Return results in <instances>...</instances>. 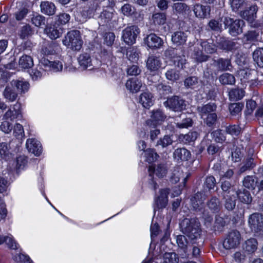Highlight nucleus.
Returning a JSON list of instances; mask_svg holds the SVG:
<instances>
[{
  "label": "nucleus",
  "mask_w": 263,
  "mask_h": 263,
  "mask_svg": "<svg viewBox=\"0 0 263 263\" xmlns=\"http://www.w3.org/2000/svg\"><path fill=\"white\" fill-rule=\"evenodd\" d=\"M163 104L166 108L175 112H181L186 108L185 100L178 96L167 97Z\"/></svg>",
  "instance_id": "obj_5"
},
{
  "label": "nucleus",
  "mask_w": 263,
  "mask_h": 263,
  "mask_svg": "<svg viewBox=\"0 0 263 263\" xmlns=\"http://www.w3.org/2000/svg\"><path fill=\"white\" fill-rule=\"evenodd\" d=\"M40 6L41 12L44 14L51 16L55 13L57 7L54 4L51 2L42 1Z\"/></svg>",
  "instance_id": "obj_19"
},
{
  "label": "nucleus",
  "mask_w": 263,
  "mask_h": 263,
  "mask_svg": "<svg viewBox=\"0 0 263 263\" xmlns=\"http://www.w3.org/2000/svg\"><path fill=\"white\" fill-rule=\"evenodd\" d=\"M199 43L202 50L204 49L207 53L212 54L216 52V46L212 41L200 40Z\"/></svg>",
  "instance_id": "obj_38"
},
{
  "label": "nucleus",
  "mask_w": 263,
  "mask_h": 263,
  "mask_svg": "<svg viewBox=\"0 0 263 263\" xmlns=\"http://www.w3.org/2000/svg\"><path fill=\"white\" fill-rule=\"evenodd\" d=\"M27 162V158L24 155L19 156L16 157L15 168L17 173L25 168Z\"/></svg>",
  "instance_id": "obj_53"
},
{
  "label": "nucleus",
  "mask_w": 263,
  "mask_h": 263,
  "mask_svg": "<svg viewBox=\"0 0 263 263\" xmlns=\"http://www.w3.org/2000/svg\"><path fill=\"white\" fill-rule=\"evenodd\" d=\"M258 11L257 5H253L241 11V16L250 23H252L256 18V13Z\"/></svg>",
  "instance_id": "obj_13"
},
{
  "label": "nucleus",
  "mask_w": 263,
  "mask_h": 263,
  "mask_svg": "<svg viewBox=\"0 0 263 263\" xmlns=\"http://www.w3.org/2000/svg\"><path fill=\"white\" fill-rule=\"evenodd\" d=\"M257 181L256 178L252 176H247L243 180V185L249 189H254L256 186Z\"/></svg>",
  "instance_id": "obj_51"
},
{
  "label": "nucleus",
  "mask_w": 263,
  "mask_h": 263,
  "mask_svg": "<svg viewBox=\"0 0 263 263\" xmlns=\"http://www.w3.org/2000/svg\"><path fill=\"white\" fill-rule=\"evenodd\" d=\"M248 223L252 232L258 235H263V215L259 213L250 215Z\"/></svg>",
  "instance_id": "obj_6"
},
{
  "label": "nucleus",
  "mask_w": 263,
  "mask_h": 263,
  "mask_svg": "<svg viewBox=\"0 0 263 263\" xmlns=\"http://www.w3.org/2000/svg\"><path fill=\"white\" fill-rule=\"evenodd\" d=\"M218 80L222 85H233L236 82L234 76L227 72L220 74L218 77Z\"/></svg>",
  "instance_id": "obj_34"
},
{
  "label": "nucleus",
  "mask_w": 263,
  "mask_h": 263,
  "mask_svg": "<svg viewBox=\"0 0 263 263\" xmlns=\"http://www.w3.org/2000/svg\"><path fill=\"white\" fill-rule=\"evenodd\" d=\"M188 33L181 31H176L172 35V41L176 46H181L185 44Z\"/></svg>",
  "instance_id": "obj_17"
},
{
  "label": "nucleus",
  "mask_w": 263,
  "mask_h": 263,
  "mask_svg": "<svg viewBox=\"0 0 263 263\" xmlns=\"http://www.w3.org/2000/svg\"><path fill=\"white\" fill-rule=\"evenodd\" d=\"M167 168L165 164H158L156 167L149 166L148 171L149 175L152 176V174L155 173L156 175L159 178H163L167 173Z\"/></svg>",
  "instance_id": "obj_31"
},
{
  "label": "nucleus",
  "mask_w": 263,
  "mask_h": 263,
  "mask_svg": "<svg viewBox=\"0 0 263 263\" xmlns=\"http://www.w3.org/2000/svg\"><path fill=\"white\" fill-rule=\"evenodd\" d=\"M213 65L218 71H230L233 67L230 59L222 58L213 60Z\"/></svg>",
  "instance_id": "obj_11"
},
{
  "label": "nucleus",
  "mask_w": 263,
  "mask_h": 263,
  "mask_svg": "<svg viewBox=\"0 0 263 263\" xmlns=\"http://www.w3.org/2000/svg\"><path fill=\"white\" fill-rule=\"evenodd\" d=\"M191 243L193 246L192 255L193 257L197 258L200 255V248L202 247L203 244V241L200 238L199 240H196L195 242H191Z\"/></svg>",
  "instance_id": "obj_50"
},
{
  "label": "nucleus",
  "mask_w": 263,
  "mask_h": 263,
  "mask_svg": "<svg viewBox=\"0 0 263 263\" xmlns=\"http://www.w3.org/2000/svg\"><path fill=\"white\" fill-rule=\"evenodd\" d=\"M245 96V91L240 88H233L229 92V99L232 101L241 100Z\"/></svg>",
  "instance_id": "obj_44"
},
{
  "label": "nucleus",
  "mask_w": 263,
  "mask_h": 263,
  "mask_svg": "<svg viewBox=\"0 0 263 263\" xmlns=\"http://www.w3.org/2000/svg\"><path fill=\"white\" fill-rule=\"evenodd\" d=\"M28 151L35 156H39L42 152V148L40 142L35 139H29L26 144Z\"/></svg>",
  "instance_id": "obj_15"
},
{
  "label": "nucleus",
  "mask_w": 263,
  "mask_h": 263,
  "mask_svg": "<svg viewBox=\"0 0 263 263\" xmlns=\"http://www.w3.org/2000/svg\"><path fill=\"white\" fill-rule=\"evenodd\" d=\"M182 120L180 122L176 123V126L178 128H187L192 127L194 121L191 117H188L186 114H182L180 115Z\"/></svg>",
  "instance_id": "obj_35"
},
{
  "label": "nucleus",
  "mask_w": 263,
  "mask_h": 263,
  "mask_svg": "<svg viewBox=\"0 0 263 263\" xmlns=\"http://www.w3.org/2000/svg\"><path fill=\"white\" fill-rule=\"evenodd\" d=\"M200 222L196 218H186L180 223L181 232L189 237L190 242H195L200 239Z\"/></svg>",
  "instance_id": "obj_1"
},
{
  "label": "nucleus",
  "mask_w": 263,
  "mask_h": 263,
  "mask_svg": "<svg viewBox=\"0 0 263 263\" xmlns=\"http://www.w3.org/2000/svg\"><path fill=\"white\" fill-rule=\"evenodd\" d=\"M221 22L223 23L224 28L228 30L229 34L233 37H236L243 32L244 21L240 19H234L228 16L219 17Z\"/></svg>",
  "instance_id": "obj_2"
},
{
  "label": "nucleus",
  "mask_w": 263,
  "mask_h": 263,
  "mask_svg": "<svg viewBox=\"0 0 263 263\" xmlns=\"http://www.w3.org/2000/svg\"><path fill=\"white\" fill-rule=\"evenodd\" d=\"M173 158L178 162L187 161L191 158V153L190 151L184 147L177 148L173 152Z\"/></svg>",
  "instance_id": "obj_12"
},
{
  "label": "nucleus",
  "mask_w": 263,
  "mask_h": 263,
  "mask_svg": "<svg viewBox=\"0 0 263 263\" xmlns=\"http://www.w3.org/2000/svg\"><path fill=\"white\" fill-rule=\"evenodd\" d=\"M219 18L218 20L215 19L211 20L208 24L207 27L208 30L214 32H221L222 25Z\"/></svg>",
  "instance_id": "obj_49"
},
{
  "label": "nucleus",
  "mask_w": 263,
  "mask_h": 263,
  "mask_svg": "<svg viewBox=\"0 0 263 263\" xmlns=\"http://www.w3.org/2000/svg\"><path fill=\"white\" fill-rule=\"evenodd\" d=\"M182 52L183 50L181 48H170L165 51L164 55L173 61V60L178 58Z\"/></svg>",
  "instance_id": "obj_45"
},
{
  "label": "nucleus",
  "mask_w": 263,
  "mask_h": 263,
  "mask_svg": "<svg viewBox=\"0 0 263 263\" xmlns=\"http://www.w3.org/2000/svg\"><path fill=\"white\" fill-rule=\"evenodd\" d=\"M144 43L152 49H157L162 47L163 41L161 38L154 33L147 35L144 39Z\"/></svg>",
  "instance_id": "obj_10"
},
{
  "label": "nucleus",
  "mask_w": 263,
  "mask_h": 263,
  "mask_svg": "<svg viewBox=\"0 0 263 263\" xmlns=\"http://www.w3.org/2000/svg\"><path fill=\"white\" fill-rule=\"evenodd\" d=\"M70 18V15L66 13H62L56 16L55 23L59 26L65 25L69 22Z\"/></svg>",
  "instance_id": "obj_62"
},
{
  "label": "nucleus",
  "mask_w": 263,
  "mask_h": 263,
  "mask_svg": "<svg viewBox=\"0 0 263 263\" xmlns=\"http://www.w3.org/2000/svg\"><path fill=\"white\" fill-rule=\"evenodd\" d=\"M217 108V105L214 103H209L205 105L198 106L197 108V111L199 114L203 116V115L209 114L213 113Z\"/></svg>",
  "instance_id": "obj_41"
},
{
  "label": "nucleus",
  "mask_w": 263,
  "mask_h": 263,
  "mask_svg": "<svg viewBox=\"0 0 263 263\" xmlns=\"http://www.w3.org/2000/svg\"><path fill=\"white\" fill-rule=\"evenodd\" d=\"M10 144L6 142H0V158L1 160L8 161L12 158Z\"/></svg>",
  "instance_id": "obj_30"
},
{
  "label": "nucleus",
  "mask_w": 263,
  "mask_h": 263,
  "mask_svg": "<svg viewBox=\"0 0 263 263\" xmlns=\"http://www.w3.org/2000/svg\"><path fill=\"white\" fill-rule=\"evenodd\" d=\"M217 44L220 49L227 52L235 51L240 47V44L236 40H228L224 37H220Z\"/></svg>",
  "instance_id": "obj_9"
},
{
  "label": "nucleus",
  "mask_w": 263,
  "mask_h": 263,
  "mask_svg": "<svg viewBox=\"0 0 263 263\" xmlns=\"http://www.w3.org/2000/svg\"><path fill=\"white\" fill-rule=\"evenodd\" d=\"M163 259L162 263H178L179 261V257L174 252H166L163 255Z\"/></svg>",
  "instance_id": "obj_56"
},
{
  "label": "nucleus",
  "mask_w": 263,
  "mask_h": 263,
  "mask_svg": "<svg viewBox=\"0 0 263 263\" xmlns=\"http://www.w3.org/2000/svg\"><path fill=\"white\" fill-rule=\"evenodd\" d=\"M241 128L238 125H229L225 126V132L231 136H238L241 133Z\"/></svg>",
  "instance_id": "obj_52"
},
{
  "label": "nucleus",
  "mask_w": 263,
  "mask_h": 263,
  "mask_svg": "<svg viewBox=\"0 0 263 263\" xmlns=\"http://www.w3.org/2000/svg\"><path fill=\"white\" fill-rule=\"evenodd\" d=\"M146 161L148 163H152L157 159L158 155L153 149H148L145 152Z\"/></svg>",
  "instance_id": "obj_64"
},
{
  "label": "nucleus",
  "mask_w": 263,
  "mask_h": 263,
  "mask_svg": "<svg viewBox=\"0 0 263 263\" xmlns=\"http://www.w3.org/2000/svg\"><path fill=\"white\" fill-rule=\"evenodd\" d=\"M224 199V206L226 209L229 211L233 210L236 206V197L234 195H223L222 196Z\"/></svg>",
  "instance_id": "obj_40"
},
{
  "label": "nucleus",
  "mask_w": 263,
  "mask_h": 263,
  "mask_svg": "<svg viewBox=\"0 0 263 263\" xmlns=\"http://www.w3.org/2000/svg\"><path fill=\"white\" fill-rule=\"evenodd\" d=\"M241 240L240 233L237 230H232L226 235L223 246L227 250L236 248L240 245Z\"/></svg>",
  "instance_id": "obj_4"
},
{
  "label": "nucleus",
  "mask_w": 263,
  "mask_h": 263,
  "mask_svg": "<svg viewBox=\"0 0 263 263\" xmlns=\"http://www.w3.org/2000/svg\"><path fill=\"white\" fill-rule=\"evenodd\" d=\"M165 78L167 80L175 82L180 78V72L175 69H169L165 72Z\"/></svg>",
  "instance_id": "obj_57"
},
{
  "label": "nucleus",
  "mask_w": 263,
  "mask_h": 263,
  "mask_svg": "<svg viewBox=\"0 0 263 263\" xmlns=\"http://www.w3.org/2000/svg\"><path fill=\"white\" fill-rule=\"evenodd\" d=\"M202 217L204 220V225L207 228H212L213 222V216L210 214L209 212L204 210L202 212Z\"/></svg>",
  "instance_id": "obj_60"
},
{
  "label": "nucleus",
  "mask_w": 263,
  "mask_h": 263,
  "mask_svg": "<svg viewBox=\"0 0 263 263\" xmlns=\"http://www.w3.org/2000/svg\"><path fill=\"white\" fill-rule=\"evenodd\" d=\"M243 107V104L241 103H231L229 106V109L232 116L238 115Z\"/></svg>",
  "instance_id": "obj_58"
},
{
  "label": "nucleus",
  "mask_w": 263,
  "mask_h": 263,
  "mask_svg": "<svg viewBox=\"0 0 263 263\" xmlns=\"http://www.w3.org/2000/svg\"><path fill=\"white\" fill-rule=\"evenodd\" d=\"M80 67L83 69H88L91 70L93 68L92 67L91 59L87 53H84L80 54L78 59Z\"/></svg>",
  "instance_id": "obj_27"
},
{
  "label": "nucleus",
  "mask_w": 263,
  "mask_h": 263,
  "mask_svg": "<svg viewBox=\"0 0 263 263\" xmlns=\"http://www.w3.org/2000/svg\"><path fill=\"white\" fill-rule=\"evenodd\" d=\"M151 118L152 119L156 122H162L164 121L166 118L165 115L163 113L161 109H156L152 111Z\"/></svg>",
  "instance_id": "obj_61"
},
{
  "label": "nucleus",
  "mask_w": 263,
  "mask_h": 263,
  "mask_svg": "<svg viewBox=\"0 0 263 263\" xmlns=\"http://www.w3.org/2000/svg\"><path fill=\"white\" fill-rule=\"evenodd\" d=\"M257 242L254 238H251L246 241L244 249L249 253L254 252L257 249Z\"/></svg>",
  "instance_id": "obj_59"
},
{
  "label": "nucleus",
  "mask_w": 263,
  "mask_h": 263,
  "mask_svg": "<svg viewBox=\"0 0 263 263\" xmlns=\"http://www.w3.org/2000/svg\"><path fill=\"white\" fill-rule=\"evenodd\" d=\"M63 42L68 48L74 51H79L83 45L80 31L78 30H71L68 32Z\"/></svg>",
  "instance_id": "obj_3"
},
{
  "label": "nucleus",
  "mask_w": 263,
  "mask_h": 263,
  "mask_svg": "<svg viewBox=\"0 0 263 263\" xmlns=\"http://www.w3.org/2000/svg\"><path fill=\"white\" fill-rule=\"evenodd\" d=\"M246 5V0H232L231 7L234 12H237Z\"/></svg>",
  "instance_id": "obj_63"
},
{
  "label": "nucleus",
  "mask_w": 263,
  "mask_h": 263,
  "mask_svg": "<svg viewBox=\"0 0 263 263\" xmlns=\"http://www.w3.org/2000/svg\"><path fill=\"white\" fill-rule=\"evenodd\" d=\"M262 32L261 29L256 28L249 30L243 35V38L247 43H251L260 41L261 39Z\"/></svg>",
  "instance_id": "obj_16"
},
{
  "label": "nucleus",
  "mask_w": 263,
  "mask_h": 263,
  "mask_svg": "<svg viewBox=\"0 0 263 263\" xmlns=\"http://www.w3.org/2000/svg\"><path fill=\"white\" fill-rule=\"evenodd\" d=\"M153 97L151 93L143 92L140 95V102L144 107L148 108L153 104Z\"/></svg>",
  "instance_id": "obj_42"
},
{
  "label": "nucleus",
  "mask_w": 263,
  "mask_h": 263,
  "mask_svg": "<svg viewBox=\"0 0 263 263\" xmlns=\"http://www.w3.org/2000/svg\"><path fill=\"white\" fill-rule=\"evenodd\" d=\"M254 61L260 67H263V48L256 49L253 53Z\"/></svg>",
  "instance_id": "obj_47"
},
{
  "label": "nucleus",
  "mask_w": 263,
  "mask_h": 263,
  "mask_svg": "<svg viewBox=\"0 0 263 263\" xmlns=\"http://www.w3.org/2000/svg\"><path fill=\"white\" fill-rule=\"evenodd\" d=\"M206 206L212 213H217L221 208V201L216 196H212L207 201Z\"/></svg>",
  "instance_id": "obj_24"
},
{
  "label": "nucleus",
  "mask_w": 263,
  "mask_h": 263,
  "mask_svg": "<svg viewBox=\"0 0 263 263\" xmlns=\"http://www.w3.org/2000/svg\"><path fill=\"white\" fill-rule=\"evenodd\" d=\"M3 96L7 101L10 102H14L17 100L18 94L11 82L5 88L3 92Z\"/></svg>",
  "instance_id": "obj_14"
},
{
  "label": "nucleus",
  "mask_w": 263,
  "mask_h": 263,
  "mask_svg": "<svg viewBox=\"0 0 263 263\" xmlns=\"http://www.w3.org/2000/svg\"><path fill=\"white\" fill-rule=\"evenodd\" d=\"M227 222L224 217L220 215H216L213 224L212 226L211 230L214 232L221 233L223 231Z\"/></svg>",
  "instance_id": "obj_23"
},
{
  "label": "nucleus",
  "mask_w": 263,
  "mask_h": 263,
  "mask_svg": "<svg viewBox=\"0 0 263 263\" xmlns=\"http://www.w3.org/2000/svg\"><path fill=\"white\" fill-rule=\"evenodd\" d=\"M161 61L159 57L149 56L146 62V67L151 72L155 73L160 67Z\"/></svg>",
  "instance_id": "obj_21"
},
{
  "label": "nucleus",
  "mask_w": 263,
  "mask_h": 263,
  "mask_svg": "<svg viewBox=\"0 0 263 263\" xmlns=\"http://www.w3.org/2000/svg\"><path fill=\"white\" fill-rule=\"evenodd\" d=\"M207 192L202 190L197 192L190 199L192 208L195 212H201L204 209V202L208 197Z\"/></svg>",
  "instance_id": "obj_7"
},
{
  "label": "nucleus",
  "mask_w": 263,
  "mask_h": 263,
  "mask_svg": "<svg viewBox=\"0 0 263 263\" xmlns=\"http://www.w3.org/2000/svg\"><path fill=\"white\" fill-rule=\"evenodd\" d=\"M168 191L166 189L160 190V195L156 200L155 202L158 209L164 208L168 202Z\"/></svg>",
  "instance_id": "obj_33"
},
{
  "label": "nucleus",
  "mask_w": 263,
  "mask_h": 263,
  "mask_svg": "<svg viewBox=\"0 0 263 263\" xmlns=\"http://www.w3.org/2000/svg\"><path fill=\"white\" fill-rule=\"evenodd\" d=\"M198 136L199 134L197 132L191 131L185 135L180 134L178 137V139L180 142L185 144H190L194 142Z\"/></svg>",
  "instance_id": "obj_28"
},
{
  "label": "nucleus",
  "mask_w": 263,
  "mask_h": 263,
  "mask_svg": "<svg viewBox=\"0 0 263 263\" xmlns=\"http://www.w3.org/2000/svg\"><path fill=\"white\" fill-rule=\"evenodd\" d=\"M167 20L166 14L163 12H154L151 20L155 26H160L165 24Z\"/></svg>",
  "instance_id": "obj_26"
},
{
  "label": "nucleus",
  "mask_w": 263,
  "mask_h": 263,
  "mask_svg": "<svg viewBox=\"0 0 263 263\" xmlns=\"http://www.w3.org/2000/svg\"><path fill=\"white\" fill-rule=\"evenodd\" d=\"M44 31L51 39L55 40L62 35L63 29L60 26L52 25L46 27Z\"/></svg>",
  "instance_id": "obj_25"
},
{
  "label": "nucleus",
  "mask_w": 263,
  "mask_h": 263,
  "mask_svg": "<svg viewBox=\"0 0 263 263\" xmlns=\"http://www.w3.org/2000/svg\"><path fill=\"white\" fill-rule=\"evenodd\" d=\"M216 185V181L215 177L213 176H207L203 183V190L208 189L209 191L213 190Z\"/></svg>",
  "instance_id": "obj_55"
},
{
  "label": "nucleus",
  "mask_w": 263,
  "mask_h": 263,
  "mask_svg": "<svg viewBox=\"0 0 263 263\" xmlns=\"http://www.w3.org/2000/svg\"><path fill=\"white\" fill-rule=\"evenodd\" d=\"M237 196L239 200L244 203L250 204L252 200L250 192L245 189L242 191L239 190L236 191Z\"/></svg>",
  "instance_id": "obj_43"
},
{
  "label": "nucleus",
  "mask_w": 263,
  "mask_h": 263,
  "mask_svg": "<svg viewBox=\"0 0 263 263\" xmlns=\"http://www.w3.org/2000/svg\"><path fill=\"white\" fill-rule=\"evenodd\" d=\"M125 86L131 92L136 93L140 90L142 83L136 79H130L127 81Z\"/></svg>",
  "instance_id": "obj_36"
},
{
  "label": "nucleus",
  "mask_w": 263,
  "mask_h": 263,
  "mask_svg": "<svg viewBox=\"0 0 263 263\" xmlns=\"http://www.w3.org/2000/svg\"><path fill=\"white\" fill-rule=\"evenodd\" d=\"M198 83V78L196 76H190L184 80V86L187 88L194 89Z\"/></svg>",
  "instance_id": "obj_54"
},
{
  "label": "nucleus",
  "mask_w": 263,
  "mask_h": 263,
  "mask_svg": "<svg viewBox=\"0 0 263 263\" xmlns=\"http://www.w3.org/2000/svg\"><path fill=\"white\" fill-rule=\"evenodd\" d=\"M173 11L177 14L184 15L191 12L190 8L185 3H176L172 6Z\"/></svg>",
  "instance_id": "obj_29"
},
{
  "label": "nucleus",
  "mask_w": 263,
  "mask_h": 263,
  "mask_svg": "<svg viewBox=\"0 0 263 263\" xmlns=\"http://www.w3.org/2000/svg\"><path fill=\"white\" fill-rule=\"evenodd\" d=\"M176 242L179 248L186 254L187 252L188 240L184 235H179L176 237Z\"/></svg>",
  "instance_id": "obj_46"
},
{
  "label": "nucleus",
  "mask_w": 263,
  "mask_h": 263,
  "mask_svg": "<svg viewBox=\"0 0 263 263\" xmlns=\"http://www.w3.org/2000/svg\"><path fill=\"white\" fill-rule=\"evenodd\" d=\"M193 11L196 17L204 18L209 16L211 8L209 6H203L197 4L194 5Z\"/></svg>",
  "instance_id": "obj_20"
},
{
  "label": "nucleus",
  "mask_w": 263,
  "mask_h": 263,
  "mask_svg": "<svg viewBox=\"0 0 263 263\" xmlns=\"http://www.w3.org/2000/svg\"><path fill=\"white\" fill-rule=\"evenodd\" d=\"M21 104H16L14 105L13 109H10L4 115V118L6 119H10L13 120L15 119L21 117V112L20 110Z\"/></svg>",
  "instance_id": "obj_32"
},
{
  "label": "nucleus",
  "mask_w": 263,
  "mask_h": 263,
  "mask_svg": "<svg viewBox=\"0 0 263 263\" xmlns=\"http://www.w3.org/2000/svg\"><path fill=\"white\" fill-rule=\"evenodd\" d=\"M4 242L11 249H16L17 248V243L11 236L0 235V245Z\"/></svg>",
  "instance_id": "obj_48"
},
{
  "label": "nucleus",
  "mask_w": 263,
  "mask_h": 263,
  "mask_svg": "<svg viewBox=\"0 0 263 263\" xmlns=\"http://www.w3.org/2000/svg\"><path fill=\"white\" fill-rule=\"evenodd\" d=\"M32 58L26 54L23 55L19 60L18 65L22 69H29L33 66Z\"/></svg>",
  "instance_id": "obj_37"
},
{
  "label": "nucleus",
  "mask_w": 263,
  "mask_h": 263,
  "mask_svg": "<svg viewBox=\"0 0 263 263\" xmlns=\"http://www.w3.org/2000/svg\"><path fill=\"white\" fill-rule=\"evenodd\" d=\"M256 165L255 157L253 156L246 157L241 163L238 173L241 174L244 172L252 170Z\"/></svg>",
  "instance_id": "obj_18"
},
{
  "label": "nucleus",
  "mask_w": 263,
  "mask_h": 263,
  "mask_svg": "<svg viewBox=\"0 0 263 263\" xmlns=\"http://www.w3.org/2000/svg\"><path fill=\"white\" fill-rule=\"evenodd\" d=\"M193 57L195 60L198 63H202L207 61L210 56L204 54L202 49L199 46H195L193 53Z\"/></svg>",
  "instance_id": "obj_39"
},
{
  "label": "nucleus",
  "mask_w": 263,
  "mask_h": 263,
  "mask_svg": "<svg viewBox=\"0 0 263 263\" xmlns=\"http://www.w3.org/2000/svg\"><path fill=\"white\" fill-rule=\"evenodd\" d=\"M140 30L138 26L132 25L127 27L122 31L123 41L128 45H132L136 43Z\"/></svg>",
  "instance_id": "obj_8"
},
{
  "label": "nucleus",
  "mask_w": 263,
  "mask_h": 263,
  "mask_svg": "<svg viewBox=\"0 0 263 263\" xmlns=\"http://www.w3.org/2000/svg\"><path fill=\"white\" fill-rule=\"evenodd\" d=\"M11 83L18 94H25L29 89L30 84L27 81L22 80H13Z\"/></svg>",
  "instance_id": "obj_22"
}]
</instances>
